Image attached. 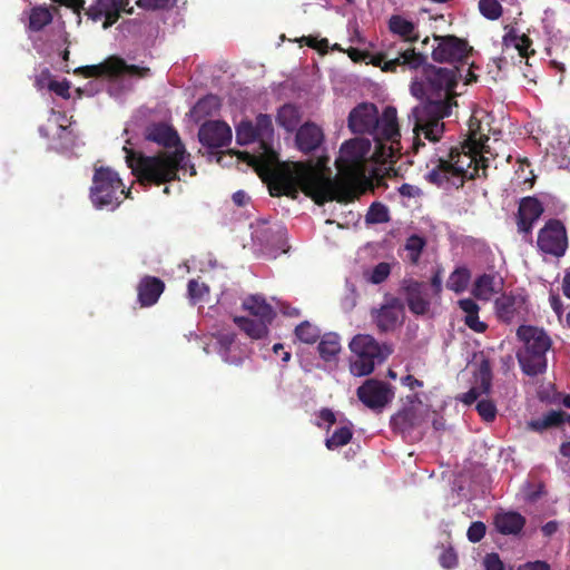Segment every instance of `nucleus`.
<instances>
[{
	"label": "nucleus",
	"mask_w": 570,
	"mask_h": 570,
	"mask_svg": "<svg viewBox=\"0 0 570 570\" xmlns=\"http://www.w3.org/2000/svg\"><path fill=\"white\" fill-rule=\"evenodd\" d=\"M48 89L56 92L58 96H61L63 98L69 97V82L68 81H49Z\"/></svg>",
	"instance_id": "52"
},
{
	"label": "nucleus",
	"mask_w": 570,
	"mask_h": 570,
	"mask_svg": "<svg viewBox=\"0 0 570 570\" xmlns=\"http://www.w3.org/2000/svg\"><path fill=\"white\" fill-rule=\"evenodd\" d=\"M484 570H504V564L498 553H488L483 559Z\"/></svg>",
	"instance_id": "50"
},
{
	"label": "nucleus",
	"mask_w": 570,
	"mask_h": 570,
	"mask_svg": "<svg viewBox=\"0 0 570 570\" xmlns=\"http://www.w3.org/2000/svg\"><path fill=\"white\" fill-rule=\"evenodd\" d=\"M543 213L542 204L534 197H525L519 206L518 227L522 233H529L533 224Z\"/></svg>",
	"instance_id": "23"
},
{
	"label": "nucleus",
	"mask_w": 570,
	"mask_h": 570,
	"mask_svg": "<svg viewBox=\"0 0 570 570\" xmlns=\"http://www.w3.org/2000/svg\"><path fill=\"white\" fill-rule=\"evenodd\" d=\"M399 193L405 198H416L421 195V189L414 185L403 184L399 187Z\"/></svg>",
	"instance_id": "54"
},
{
	"label": "nucleus",
	"mask_w": 570,
	"mask_h": 570,
	"mask_svg": "<svg viewBox=\"0 0 570 570\" xmlns=\"http://www.w3.org/2000/svg\"><path fill=\"white\" fill-rule=\"evenodd\" d=\"M468 139L455 147H440L426 164V179L442 188L461 187L465 179L485 177L493 154L481 131L479 121L471 118Z\"/></svg>",
	"instance_id": "2"
},
{
	"label": "nucleus",
	"mask_w": 570,
	"mask_h": 570,
	"mask_svg": "<svg viewBox=\"0 0 570 570\" xmlns=\"http://www.w3.org/2000/svg\"><path fill=\"white\" fill-rule=\"evenodd\" d=\"M295 336L305 344H314L321 337V331L308 321H304L295 327Z\"/></svg>",
	"instance_id": "34"
},
{
	"label": "nucleus",
	"mask_w": 570,
	"mask_h": 570,
	"mask_svg": "<svg viewBox=\"0 0 570 570\" xmlns=\"http://www.w3.org/2000/svg\"><path fill=\"white\" fill-rule=\"evenodd\" d=\"M252 237L256 245L276 246L286 235V229L279 224L258 220L250 225Z\"/></svg>",
	"instance_id": "21"
},
{
	"label": "nucleus",
	"mask_w": 570,
	"mask_h": 570,
	"mask_svg": "<svg viewBox=\"0 0 570 570\" xmlns=\"http://www.w3.org/2000/svg\"><path fill=\"white\" fill-rule=\"evenodd\" d=\"M425 62V57L416 52L413 48L401 47L396 55L392 53V50H387L384 57L377 58L375 65L381 66L383 71H395L397 67L404 70H416Z\"/></svg>",
	"instance_id": "14"
},
{
	"label": "nucleus",
	"mask_w": 570,
	"mask_h": 570,
	"mask_svg": "<svg viewBox=\"0 0 570 570\" xmlns=\"http://www.w3.org/2000/svg\"><path fill=\"white\" fill-rule=\"evenodd\" d=\"M434 41L432 58L436 62H461L471 51L468 42L455 36L434 37Z\"/></svg>",
	"instance_id": "11"
},
{
	"label": "nucleus",
	"mask_w": 570,
	"mask_h": 570,
	"mask_svg": "<svg viewBox=\"0 0 570 570\" xmlns=\"http://www.w3.org/2000/svg\"><path fill=\"white\" fill-rule=\"evenodd\" d=\"M562 292L566 297L570 298V272L567 273L563 277Z\"/></svg>",
	"instance_id": "64"
},
{
	"label": "nucleus",
	"mask_w": 570,
	"mask_h": 570,
	"mask_svg": "<svg viewBox=\"0 0 570 570\" xmlns=\"http://www.w3.org/2000/svg\"><path fill=\"white\" fill-rule=\"evenodd\" d=\"M487 532V527L482 521H474L470 524L466 537L470 542L478 543L480 542Z\"/></svg>",
	"instance_id": "46"
},
{
	"label": "nucleus",
	"mask_w": 570,
	"mask_h": 570,
	"mask_svg": "<svg viewBox=\"0 0 570 570\" xmlns=\"http://www.w3.org/2000/svg\"><path fill=\"white\" fill-rule=\"evenodd\" d=\"M538 245L539 249H567L568 237L562 223L549 220L539 233Z\"/></svg>",
	"instance_id": "20"
},
{
	"label": "nucleus",
	"mask_w": 570,
	"mask_h": 570,
	"mask_svg": "<svg viewBox=\"0 0 570 570\" xmlns=\"http://www.w3.org/2000/svg\"><path fill=\"white\" fill-rule=\"evenodd\" d=\"M232 137L230 127L219 120L203 124L198 131L199 141L209 149H218L228 146L232 141Z\"/></svg>",
	"instance_id": "18"
},
{
	"label": "nucleus",
	"mask_w": 570,
	"mask_h": 570,
	"mask_svg": "<svg viewBox=\"0 0 570 570\" xmlns=\"http://www.w3.org/2000/svg\"><path fill=\"white\" fill-rule=\"evenodd\" d=\"M255 130L259 142L256 154L249 156V164L261 176H271L278 169L288 187H297L291 181L287 168L291 164H281L278 154L273 147L274 127L271 116L261 114L255 120Z\"/></svg>",
	"instance_id": "6"
},
{
	"label": "nucleus",
	"mask_w": 570,
	"mask_h": 570,
	"mask_svg": "<svg viewBox=\"0 0 570 570\" xmlns=\"http://www.w3.org/2000/svg\"><path fill=\"white\" fill-rule=\"evenodd\" d=\"M492 385V368L489 360L483 358L478 368L475 384L462 395L461 401L473 404L481 395L489 394Z\"/></svg>",
	"instance_id": "22"
},
{
	"label": "nucleus",
	"mask_w": 570,
	"mask_h": 570,
	"mask_svg": "<svg viewBox=\"0 0 570 570\" xmlns=\"http://www.w3.org/2000/svg\"><path fill=\"white\" fill-rule=\"evenodd\" d=\"M356 305V293H355V288L352 287L351 288V296H347L344 301V306L347 308V309H352L354 306Z\"/></svg>",
	"instance_id": "63"
},
{
	"label": "nucleus",
	"mask_w": 570,
	"mask_h": 570,
	"mask_svg": "<svg viewBox=\"0 0 570 570\" xmlns=\"http://www.w3.org/2000/svg\"><path fill=\"white\" fill-rule=\"evenodd\" d=\"M318 353L324 361L333 360L341 351L340 337L335 333H327L322 336L318 346Z\"/></svg>",
	"instance_id": "32"
},
{
	"label": "nucleus",
	"mask_w": 570,
	"mask_h": 570,
	"mask_svg": "<svg viewBox=\"0 0 570 570\" xmlns=\"http://www.w3.org/2000/svg\"><path fill=\"white\" fill-rule=\"evenodd\" d=\"M469 281V269L465 267H459L450 275L446 286L455 293H461L468 287Z\"/></svg>",
	"instance_id": "35"
},
{
	"label": "nucleus",
	"mask_w": 570,
	"mask_h": 570,
	"mask_svg": "<svg viewBox=\"0 0 570 570\" xmlns=\"http://www.w3.org/2000/svg\"><path fill=\"white\" fill-rule=\"evenodd\" d=\"M353 436V431L351 426H341L335 430L333 434L326 439L325 445L328 450H334L340 446L346 445Z\"/></svg>",
	"instance_id": "36"
},
{
	"label": "nucleus",
	"mask_w": 570,
	"mask_h": 570,
	"mask_svg": "<svg viewBox=\"0 0 570 570\" xmlns=\"http://www.w3.org/2000/svg\"><path fill=\"white\" fill-rule=\"evenodd\" d=\"M518 570H550V566L544 561H533L521 564Z\"/></svg>",
	"instance_id": "55"
},
{
	"label": "nucleus",
	"mask_w": 570,
	"mask_h": 570,
	"mask_svg": "<svg viewBox=\"0 0 570 570\" xmlns=\"http://www.w3.org/2000/svg\"><path fill=\"white\" fill-rule=\"evenodd\" d=\"M389 28L391 32L402 38L404 42H414L419 39L416 24L403 16H392L389 21Z\"/></svg>",
	"instance_id": "28"
},
{
	"label": "nucleus",
	"mask_w": 570,
	"mask_h": 570,
	"mask_svg": "<svg viewBox=\"0 0 570 570\" xmlns=\"http://www.w3.org/2000/svg\"><path fill=\"white\" fill-rule=\"evenodd\" d=\"M175 0H137V6L142 9L157 10L166 9L174 4Z\"/></svg>",
	"instance_id": "48"
},
{
	"label": "nucleus",
	"mask_w": 570,
	"mask_h": 570,
	"mask_svg": "<svg viewBox=\"0 0 570 570\" xmlns=\"http://www.w3.org/2000/svg\"><path fill=\"white\" fill-rule=\"evenodd\" d=\"M217 344L219 346V353L223 355L226 362H229L227 353L230 351L235 342V333L233 332H219L215 335Z\"/></svg>",
	"instance_id": "43"
},
{
	"label": "nucleus",
	"mask_w": 570,
	"mask_h": 570,
	"mask_svg": "<svg viewBox=\"0 0 570 570\" xmlns=\"http://www.w3.org/2000/svg\"><path fill=\"white\" fill-rule=\"evenodd\" d=\"M459 307L463 311L464 316H474L479 314L480 307L472 298H463L458 302Z\"/></svg>",
	"instance_id": "51"
},
{
	"label": "nucleus",
	"mask_w": 570,
	"mask_h": 570,
	"mask_svg": "<svg viewBox=\"0 0 570 570\" xmlns=\"http://www.w3.org/2000/svg\"><path fill=\"white\" fill-rule=\"evenodd\" d=\"M402 289L409 309L414 315H426L430 311L429 284L413 278L404 279Z\"/></svg>",
	"instance_id": "16"
},
{
	"label": "nucleus",
	"mask_w": 570,
	"mask_h": 570,
	"mask_svg": "<svg viewBox=\"0 0 570 570\" xmlns=\"http://www.w3.org/2000/svg\"><path fill=\"white\" fill-rule=\"evenodd\" d=\"M390 219L389 209L381 203H373L367 210L366 222L371 224H382Z\"/></svg>",
	"instance_id": "40"
},
{
	"label": "nucleus",
	"mask_w": 570,
	"mask_h": 570,
	"mask_svg": "<svg viewBox=\"0 0 570 570\" xmlns=\"http://www.w3.org/2000/svg\"><path fill=\"white\" fill-rule=\"evenodd\" d=\"M517 335L523 342V347L517 353L518 362L524 374L535 376L547 370V352L551 340L547 333L535 326L521 325Z\"/></svg>",
	"instance_id": "7"
},
{
	"label": "nucleus",
	"mask_w": 570,
	"mask_h": 570,
	"mask_svg": "<svg viewBox=\"0 0 570 570\" xmlns=\"http://www.w3.org/2000/svg\"><path fill=\"white\" fill-rule=\"evenodd\" d=\"M187 295L193 305L203 302L209 295V286L198 279H189L187 284Z\"/></svg>",
	"instance_id": "37"
},
{
	"label": "nucleus",
	"mask_w": 570,
	"mask_h": 570,
	"mask_svg": "<svg viewBox=\"0 0 570 570\" xmlns=\"http://www.w3.org/2000/svg\"><path fill=\"white\" fill-rule=\"evenodd\" d=\"M276 121L279 127L284 128L288 132H292L297 128L301 121V112L294 105H284L277 111Z\"/></svg>",
	"instance_id": "31"
},
{
	"label": "nucleus",
	"mask_w": 570,
	"mask_h": 570,
	"mask_svg": "<svg viewBox=\"0 0 570 570\" xmlns=\"http://www.w3.org/2000/svg\"><path fill=\"white\" fill-rule=\"evenodd\" d=\"M497 317L507 324L527 313V298L521 294L503 293L494 301Z\"/></svg>",
	"instance_id": "17"
},
{
	"label": "nucleus",
	"mask_w": 570,
	"mask_h": 570,
	"mask_svg": "<svg viewBox=\"0 0 570 570\" xmlns=\"http://www.w3.org/2000/svg\"><path fill=\"white\" fill-rule=\"evenodd\" d=\"M372 318L381 333L394 331L403 323L404 304L397 297H390L376 309H373Z\"/></svg>",
	"instance_id": "13"
},
{
	"label": "nucleus",
	"mask_w": 570,
	"mask_h": 570,
	"mask_svg": "<svg viewBox=\"0 0 570 570\" xmlns=\"http://www.w3.org/2000/svg\"><path fill=\"white\" fill-rule=\"evenodd\" d=\"M81 71L86 77H105L115 83L119 82L124 89H129L132 86V79L150 75L149 68L128 65L117 56H110L98 65L82 67Z\"/></svg>",
	"instance_id": "9"
},
{
	"label": "nucleus",
	"mask_w": 570,
	"mask_h": 570,
	"mask_svg": "<svg viewBox=\"0 0 570 570\" xmlns=\"http://www.w3.org/2000/svg\"><path fill=\"white\" fill-rule=\"evenodd\" d=\"M318 417L324 422H327L330 425L334 424L336 421L334 412L327 407L320 411Z\"/></svg>",
	"instance_id": "58"
},
{
	"label": "nucleus",
	"mask_w": 570,
	"mask_h": 570,
	"mask_svg": "<svg viewBox=\"0 0 570 570\" xmlns=\"http://www.w3.org/2000/svg\"><path fill=\"white\" fill-rule=\"evenodd\" d=\"M219 108V98L215 95H207L206 97L199 99L193 107L190 110V116L195 121H200L202 119L217 112Z\"/></svg>",
	"instance_id": "30"
},
{
	"label": "nucleus",
	"mask_w": 570,
	"mask_h": 570,
	"mask_svg": "<svg viewBox=\"0 0 570 570\" xmlns=\"http://www.w3.org/2000/svg\"><path fill=\"white\" fill-rule=\"evenodd\" d=\"M146 138L167 148L173 147L174 150H166L157 156H144L130 149L128 147L130 141L127 140L124 146L127 166L141 183L161 184L175 178L179 179L180 175H196L189 155L186 154L178 134L171 127L165 124L154 125L148 128Z\"/></svg>",
	"instance_id": "4"
},
{
	"label": "nucleus",
	"mask_w": 570,
	"mask_h": 570,
	"mask_svg": "<svg viewBox=\"0 0 570 570\" xmlns=\"http://www.w3.org/2000/svg\"><path fill=\"white\" fill-rule=\"evenodd\" d=\"M356 395L366 407L376 412H381L393 397L386 383L373 379L358 386Z\"/></svg>",
	"instance_id": "12"
},
{
	"label": "nucleus",
	"mask_w": 570,
	"mask_h": 570,
	"mask_svg": "<svg viewBox=\"0 0 570 570\" xmlns=\"http://www.w3.org/2000/svg\"><path fill=\"white\" fill-rule=\"evenodd\" d=\"M60 4H63L70 9H72L75 12H79L80 9L83 8L85 1L83 0H58Z\"/></svg>",
	"instance_id": "57"
},
{
	"label": "nucleus",
	"mask_w": 570,
	"mask_h": 570,
	"mask_svg": "<svg viewBox=\"0 0 570 570\" xmlns=\"http://www.w3.org/2000/svg\"><path fill=\"white\" fill-rule=\"evenodd\" d=\"M479 10L487 19L497 20L502 14V6L498 0H480Z\"/></svg>",
	"instance_id": "41"
},
{
	"label": "nucleus",
	"mask_w": 570,
	"mask_h": 570,
	"mask_svg": "<svg viewBox=\"0 0 570 570\" xmlns=\"http://www.w3.org/2000/svg\"><path fill=\"white\" fill-rule=\"evenodd\" d=\"M52 20V16L47 8L38 7L32 9L29 20V27L32 30H40Z\"/></svg>",
	"instance_id": "39"
},
{
	"label": "nucleus",
	"mask_w": 570,
	"mask_h": 570,
	"mask_svg": "<svg viewBox=\"0 0 570 570\" xmlns=\"http://www.w3.org/2000/svg\"><path fill=\"white\" fill-rule=\"evenodd\" d=\"M476 411L485 422H492L497 416V407L490 400L479 401L476 404Z\"/></svg>",
	"instance_id": "45"
},
{
	"label": "nucleus",
	"mask_w": 570,
	"mask_h": 570,
	"mask_svg": "<svg viewBox=\"0 0 570 570\" xmlns=\"http://www.w3.org/2000/svg\"><path fill=\"white\" fill-rule=\"evenodd\" d=\"M324 140V134L320 126L306 122L297 129L295 141L303 153H311L317 149Z\"/></svg>",
	"instance_id": "24"
},
{
	"label": "nucleus",
	"mask_w": 570,
	"mask_h": 570,
	"mask_svg": "<svg viewBox=\"0 0 570 570\" xmlns=\"http://www.w3.org/2000/svg\"><path fill=\"white\" fill-rule=\"evenodd\" d=\"M353 354L351 373L355 376H365L374 371L375 364L384 361L382 348L377 341L368 334H357L350 342Z\"/></svg>",
	"instance_id": "10"
},
{
	"label": "nucleus",
	"mask_w": 570,
	"mask_h": 570,
	"mask_svg": "<svg viewBox=\"0 0 570 570\" xmlns=\"http://www.w3.org/2000/svg\"><path fill=\"white\" fill-rule=\"evenodd\" d=\"M426 246L424 237L417 234L411 235L405 244V249H423Z\"/></svg>",
	"instance_id": "53"
},
{
	"label": "nucleus",
	"mask_w": 570,
	"mask_h": 570,
	"mask_svg": "<svg viewBox=\"0 0 570 570\" xmlns=\"http://www.w3.org/2000/svg\"><path fill=\"white\" fill-rule=\"evenodd\" d=\"M125 197V186L116 171L108 167L95 170L90 199L96 208L115 209Z\"/></svg>",
	"instance_id": "8"
},
{
	"label": "nucleus",
	"mask_w": 570,
	"mask_h": 570,
	"mask_svg": "<svg viewBox=\"0 0 570 570\" xmlns=\"http://www.w3.org/2000/svg\"><path fill=\"white\" fill-rule=\"evenodd\" d=\"M236 140L239 145H248L258 141L254 122L249 120L242 121L236 127Z\"/></svg>",
	"instance_id": "38"
},
{
	"label": "nucleus",
	"mask_w": 570,
	"mask_h": 570,
	"mask_svg": "<svg viewBox=\"0 0 570 570\" xmlns=\"http://www.w3.org/2000/svg\"><path fill=\"white\" fill-rule=\"evenodd\" d=\"M382 147L376 142L372 151V144L365 138H354L345 141L340 148V155L335 161L338 176L332 179L325 171L313 164L293 163L288 166L291 181L297 184L306 195L317 204L330 200L341 203L354 198L358 183L366 178L371 171L367 168L370 160L389 161L394 156L383 158Z\"/></svg>",
	"instance_id": "1"
},
{
	"label": "nucleus",
	"mask_w": 570,
	"mask_h": 570,
	"mask_svg": "<svg viewBox=\"0 0 570 570\" xmlns=\"http://www.w3.org/2000/svg\"><path fill=\"white\" fill-rule=\"evenodd\" d=\"M243 308L256 318L267 322H273L276 312L273 306L266 302V298L261 294H253L247 296L242 304Z\"/></svg>",
	"instance_id": "26"
},
{
	"label": "nucleus",
	"mask_w": 570,
	"mask_h": 570,
	"mask_svg": "<svg viewBox=\"0 0 570 570\" xmlns=\"http://www.w3.org/2000/svg\"><path fill=\"white\" fill-rule=\"evenodd\" d=\"M130 0H95L86 11V14L92 21L104 19L102 27L107 29L118 20L121 11H131V9H127Z\"/></svg>",
	"instance_id": "15"
},
{
	"label": "nucleus",
	"mask_w": 570,
	"mask_h": 570,
	"mask_svg": "<svg viewBox=\"0 0 570 570\" xmlns=\"http://www.w3.org/2000/svg\"><path fill=\"white\" fill-rule=\"evenodd\" d=\"M391 274V265L382 262L377 264L368 274L367 281L372 284L383 283Z\"/></svg>",
	"instance_id": "44"
},
{
	"label": "nucleus",
	"mask_w": 570,
	"mask_h": 570,
	"mask_svg": "<svg viewBox=\"0 0 570 570\" xmlns=\"http://www.w3.org/2000/svg\"><path fill=\"white\" fill-rule=\"evenodd\" d=\"M233 200L238 206H244L248 203V196L245 191L238 190L233 194Z\"/></svg>",
	"instance_id": "60"
},
{
	"label": "nucleus",
	"mask_w": 570,
	"mask_h": 570,
	"mask_svg": "<svg viewBox=\"0 0 570 570\" xmlns=\"http://www.w3.org/2000/svg\"><path fill=\"white\" fill-rule=\"evenodd\" d=\"M558 529V523L556 521H549L542 527V532L544 535H552Z\"/></svg>",
	"instance_id": "62"
},
{
	"label": "nucleus",
	"mask_w": 570,
	"mask_h": 570,
	"mask_svg": "<svg viewBox=\"0 0 570 570\" xmlns=\"http://www.w3.org/2000/svg\"><path fill=\"white\" fill-rule=\"evenodd\" d=\"M391 423L401 432H407L414 426V413L411 411L400 412L392 417Z\"/></svg>",
	"instance_id": "42"
},
{
	"label": "nucleus",
	"mask_w": 570,
	"mask_h": 570,
	"mask_svg": "<svg viewBox=\"0 0 570 570\" xmlns=\"http://www.w3.org/2000/svg\"><path fill=\"white\" fill-rule=\"evenodd\" d=\"M234 322L238 325V327L244 331L249 337L254 340H259L268 334V326L272 322H267L264 320H252L244 316H236Z\"/></svg>",
	"instance_id": "29"
},
{
	"label": "nucleus",
	"mask_w": 570,
	"mask_h": 570,
	"mask_svg": "<svg viewBox=\"0 0 570 570\" xmlns=\"http://www.w3.org/2000/svg\"><path fill=\"white\" fill-rule=\"evenodd\" d=\"M564 421V414L561 411H550L543 417L530 422L532 430L541 432L551 426H558Z\"/></svg>",
	"instance_id": "33"
},
{
	"label": "nucleus",
	"mask_w": 570,
	"mask_h": 570,
	"mask_svg": "<svg viewBox=\"0 0 570 570\" xmlns=\"http://www.w3.org/2000/svg\"><path fill=\"white\" fill-rule=\"evenodd\" d=\"M424 79H414L411 83V94L424 100L412 109L414 131L430 141H438L443 131V118L451 115L452 107L456 105L454 88L458 81L456 68H442L428 66L423 70Z\"/></svg>",
	"instance_id": "3"
},
{
	"label": "nucleus",
	"mask_w": 570,
	"mask_h": 570,
	"mask_svg": "<svg viewBox=\"0 0 570 570\" xmlns=\"http://www.w3.org/2000/svg\"><path fill=\"white\" fill-rule=\"evenodd\" d=\"M503 287V279L494 274L479 276L473 285L472 294L481 301H490Z\"/></svg>",
	"instance_id": "25"
},
{
	"label": "nucleus",
	"mask_w": 570,
	"mask_h": 570,
	"mask_svg": "<svg viewBox=\"0 0 570 570\" xmlns=\"http://www.w3.org/2000/svg\"><path fill=\"white\" fill-rule=\"evenodd\" d=\"M166 284L163 279L151 275L142 276L136 287L137 302L140 307H151L156 305L165 292Z\"/></svg>",
	"instance_id": "19"
},
{
	"label": "nucleus",
	"mask_w": 570,
	"mask_h": 570,
	"mask_svg": "<svg viewBox=\"0 0 570 570\" xmlns=\"http://www.w3.org/2000/svg\"><path fill=\"white\" fill-rule=\"evenodd\" d=\"M464 324L475 333H484L488 328L487 323L480 320L479 314L474 316H464Z\"/></svg>",
	"instance_id": "49"
},
{
	"label": "nucleus",
	"mask_w": 570,
	"mask_h": 570,
	"mask_svg": "<svg viewBox=\"0 0 570 570\" xmlns=\"http://www.w3.org/2000/svg\"><path fill=\"white\" fill-rule=\"evenodd\" d=\"M440 564L444 569H453L458 566V554L453 548H448L439 557Z\"/></svg>",
	"instance_id": "47"
},
{
	"label": "nucleus",
	"mask_w": 570,
	"mask_h": 570,
	"mask_svg": "<svg viewBox=\"0 0 570 570\" xmlns=\"http://www.w3.org/2000/svg\"><path fill=\"white\" fill-rule=\"evenodd\" d=\"M348 128L355 134H368L382 147V157L394 156L400 149L396 109L386 107L380 116L374 104L363 102L348 115Z\"/></svg>",
	"instance_id": "5"
},
{
	"label": "nucleus",
	"mask_w": 570,
	"mask_h": 570,
	"mask_svg": "<svg viewBox=\"0 0 570 570\" xmlns=\"http://www.w3.org/2000/svg\"><path fill=\"white\" fill-rule=\"evenodd\" d=\"M49 81H52L50 79V73L48 70H45L41 72V75L37 78L36 80V86L39 88V89H42L45 87H48V83Z\"/></svg>",
	"instance_id": "59"
},
{
	"label": "nucleus",
	"mask_w": 570,
	"mask_h": 570,
	"mask_svg": "<svg viewBox=\"0 0 570 570\" xmlns=\"http://www.w3.org/2000/svg\"><path fill=\"white\" fill-rule=\"evenodd\" d=\"M431 286L432 291H433V294L439 296L441 291H442V278H441V275H440V272H436L432 278H431V284L429 285V287Z\"/></svg>",
	"instance_id": "56"
},
{
	"label": "nucleus",
	"mask_w": 570,
	"mask_h": 570,
	"mask_svg": "<svg viewBox=\"0 0 570 570\" xmlns=\"http://www.w3.org/2000/svg\"><path fill=\"white\" fill-rule=\"evenodd\" d=\"M493 523L501 534L515 535L522 531L525 524V518L518 512H501L495 514Z\"/></svg>",
	"instance_id": "27"
},
{
	"label": "nucleus",
	"mask_w": 570,
	"mask_h": 570,
	"mask_svg": "<svg viewBox=\"0 0 570 570\" xmlns=\"http://www.w3.org/2000/svg\"><path fill=\"white\" fill-rule=\"evenodd\" d=\"M529 46H530V41L525 37H521L520 39H518V42L515 43V48L519 50L521 56L527 55Z\"/></svg>",
	"instance_id": "61"
}]
</instances>
